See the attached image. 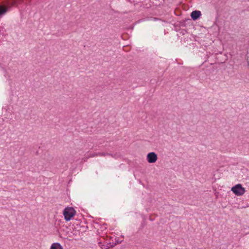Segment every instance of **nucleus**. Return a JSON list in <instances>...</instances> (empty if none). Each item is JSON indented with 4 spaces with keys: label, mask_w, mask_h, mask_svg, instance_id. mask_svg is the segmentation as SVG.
I'll return each mask as SVG.
<instances>
[{
    "label": "nucleus",
    "mask_w": 249,
    "mask_h": 249,
    "mask_svg": "<svg viewBox=\"0 0 249 249\" xmlns=\"http://www.w3.org/2000/svg\"><path fill=\"white\" fill-rule=\"evenodd\" d=\"M75 213L76 211L72 207H67L63 211L64 218L67 221H70Z\"/></svg>",
    "instance_id": "nucleus-1"
},
{
    "label": "nucleus",
    "mask_w": 249,
    "mask_h": 249,
    "mask_svg": "<svg viewBox=\"0 0 249 249\" xmlns=\"http://www.w3.org/2000/svg\"><path fill=\"white\" fill-rule=\"evenodd\" d=\"M231 191L237 196H242L246 192L245 189L242 187L241 184H238L233 186Z\"/></svg>",
    "instance_id": "nucleus-2"
},
{
    "label": "nucleus",
    "mask_w": 249,
    "mask_h": 249,
    "mask_svg": "<svg viewBox=\"0 0 249 249\" xmlns=\"http://www.w3.org/2000/svg\"><path fill=\"white\" fill-rule=\"evenodd\" d=\"M157 159V155L154 152L149 153L147 155V160L150 163H155Z\"/></svg>",
    "instance_id": "nucleus-3"
},
{
    "label": "nucleus",
    "mask_w": 249,
    "mask_h": 249,
    "mask_svg": "<svg viewBox=\"0 0 249 249\" xmlns=\"http://www.w3.org/2000/svg\"><path fill=\"white\" fill-rule=\"evenodd\" d=\"M201 13L200 11H193L191 14V18L194 20H196L197 19H198L201 16Z\"/></svg>",
    "instance_id": "nucleus-4"
},
{
    "label": "nucleus",
    "mask_w": 249,
    "mask_h": 249,
    "mask_svg": "<svg viewBox=\"0 0 249 249\" xmlns=\"http://www.w3.org/2000/svg\"><path fill=\"white\" fill-rule=\"evenodd\" d=\"M50 249H63V248L59 243L56 242L52 244Z\"/></svg>",
    "instance_id": "nucleus-5"
},
{
    "label": "nucleus",
    "mask_w": 249,
    "mask_h": 249,
    "mask_svg": "<svg viewBox=\"0 0 249 249\" xmlns=\"http://www.w3.org/2000/svg\"><path fill=\"white\" fill-rule=\"evenodd\" d=\"M23 0H10L9 2V4L10 6L16 5L18 3H20L22 2Z\"/></svg>",
    "instance_id": "nucleus-6"
},
{
    "label": "nucleus",
    "mask_w": 249,
    "mask_h": 249,
    "mask_svg": "<svg viewBox=\"0 0 249 249\" xmlns=\"http://www.w3.org/2000/svg\"><path fill=\"white\" fill-rule=\"evenodd\" d=\"M7 10V7H2V6H0V16L4 14Z\"/></svg>",
    "instance_id": "nucleus-7"
},
{
    "label": "nucleus",
    "mask_w": 249,
    "mask_h": 249,
    "mask_svg": "<svg viewBox=\"0 0 249 249\" xmlns=\"http://www.w3.org/2000/svg\"><path fill=\"white\" fill-rule=\"evenodd\" d=\"M109 155V154L107 153H98V156H105L106 155Z\"/></svg>",
    "instance_id": "nucleus-8"
},
{
    "label": "nucleus",
    "mask_w": 249,
    "mask_h": 249,
    "mask_svg": "<svg viewBox=\"0 0 249 249\" xmlns=\"http://www.w3.org/2000/svg\"><path fill=\"white\" fill-rule=\"evenodd\" d=\"M95 156H98V153H95L92 154L90 156L91 157H95Z\"/></svg>",
    "instance_id": "nucleus-9"
},
{
    "label": "nucleus",
    "mask_w": 249,
    "mask_h": 249,
    "mask_svg": "<svg viewBox=\"0 0 249 249\" xmlns=\"http://www.w3.org/2000/svg\"><path fill=\"white\" fill-rule=\"evenodd\" d=\"M108 248V247H105V249H107Z\"/></svg>",
    "instance_id": "nucleus-10"
}]
</instances>
